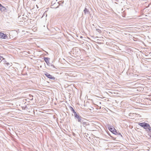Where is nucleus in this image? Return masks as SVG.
<instances>
[{
  "mask_svg": "<svg viewBox=\"0 0 151 151\" xmlns=\"http://www.w3.org/2000/svg\"><path fill=\"white\" fill-rule=\"evenodd\" d=\"M115 130H113V131L112 132V133L115 134H116L117 133L116 130L115 129Z\"/></svg>",
  "mask_w": 151,
  "mask_h": 151,
  "instance_id": "nucleus-12",
  "label": "nucleus"
},
{
  "mask_svg": "<svg viewBox=\"0 0 151 151\" xmlns=\"http://www.w3.org/2000/svg\"><path fill=\"white\" fill-rule=\"evenodd\" d=\"M36 6L37 7V8H38V7L37 5H36Z\"/></svg>",
  "mask_w": 151,
  "mask_h": 151,
  "instance_id": "nucleus-17",
  "label": "nucleus"
},
{
  "mask_svg": "<svg viewBox=\"0 0 151 151\" xmlns=\"http://www.w3.org/2000/svg\"><path fill=\"white\" fill-rule=\"evenodd\" d=\"M74 116L75 118L76 119L78 122L81 123L83 121L82 120L83 119V118L77 113L74 114Z\"/></svg>",
  "mask_w": 151,
  "mask_h": 151,
  "instance_id": "nucleus-2",
  "label": "nucleus"
},
{
  "mask_svg": "<svg viewBox=\"0 0 151 151\" xmlns=\"http://www.w3.org/2000/svg\"><path fill=\"white\" fill-rule=\"evenodd\" d=\"M89 124L88 122H83L82 123V125L86 129L87 127L88 126V125Z\"/></svg>",
  "mask_w": 151,
  "mask_h": 151,
  "instance_id": "nucleus-8",
  "label": "nucleus"
},
{
  "mask_svg": "<svg viewBox=\"0 0 151 151\" xmlns=\"http://www.w3.org/2000/svg\"><path fill=\"white\" fill-rule=\"evenodd\" d=\"M45 75L46 76L51 79L54 80L55 78V77H54L48 73H46L45 74Z\"/></svg>",
  "mask_w": 151,
  "mask_h": 151,
  "instance_id": "nucleus-4",
  "label": "nucleus"
},
{
  "mask_svg": "<svg viewBox=\"0 0 151 151\" xmlns=\"http://www.w3.org/2000/svg\"><path fill=\"white\" fill-rule=\"evenodd\" d=\"M108 129L111 132H112L113 131V130H115V128H112L111 127H108Z\"/></svg>",
  "mask_w": 151,
  "mask_h": 151,
  "instance_id": "nucleus-11",
  "label": "nucleus"
},
{
  "mask_svg": "<svg viewBox=\"0 0 151 151\" xmlns=\"http://www.w3.org/2000/svg\"><path fill=\"white\" fill-rule=\"evenodd\" d=\"M84 13L85 14H88L89 13V11L86 8H85L84 11H83Z\"/></svg>",
  "mask_w": 151,
  "mask_h": 151,
  "instance_id": "nucleus-9",
  "label": "nucleus"
},
{
  "mask_svg": "<svg viewBox=\"0 0 151 151\" xmlns=\"http://www.w3.org/2000/svg\"><path fill=\"white\" fill-rule=\"evenodd\" d=\"M6 64H7V65H9V63H6Z\"/></svg>",
  "mask_w": 151,
  "mask_h": 151,
  "instance_id": "nucleus-16",
  "label": "nucleus"
},
{
  "mask_svg": "<svg viewBox=\"0 0 151 151\" xmlns=\"http://www.w3.org/2000/svg\"><path fill=\"white\" fill-rule=\"evenodd\" d=\"M50 60V58L47 57H44V60L46 63L48 65L49 63H50L49 60Z\"/></svg>",
  "mask_w": 151,
  "mask_h": 151,
  "instance_id": "nucleus-6",
  "label": "nucleus"
},
{
  "mask_svg": "<svg viewBox=\"0 0 151 151\" xmlns=\"http://www.w3.org/2000/svg\"><path fill=\"white\" fill-rule=\"evenodd\" d=\"M117 134H118V135H120L122 137V135H121V134L120 133H117Z\"/></svg>",
  "mask_w": 151,
  "mask_h": 151,
  "instance_id": "nucleus-14",
  "label": "nucleus"
},
{
  "mask_svg": "<svg viewBox=\"0 0 151 151\" xmlns=\"http://www.w3.org/2000/svg\"><path fill=\"white\" fill-rule=\"evenodd\" d=\"M52 66H53V67H54V65H52Z\"/></svg>",
  "mask_w": 151,
  "mask_h": 151,
  "instance_id": "nucleus-19",
  "label": "nucleus"
},
{
  "mask_svg": "<svg viewBox=\"0 0 151 151\" xmlns=\"http://www.w3.org/2000/svg\"><path fill=\"white\" fill-rule=\"evenodd\" d=\"M0 38L6 39L8 38V37L6 34L0 32Z\"/></svg>",
  "mask_w": 151,
  "mask_h": 151,
  "instance_id": "nucleus-5",
  "label": "nucleus"
},
{
  "mask_svg": "<svg viewBox=\"0 0 151 151\" xmlns=\"http://www.w3.org/2000/svg\"><path fill=\"white\" fill-rule=\"evenodd\" d=\"M1 58H2L3 59H4V58H3V57L0 56V60H1Z\"/></svg>",
  "mask_w": 151,
  "mask_h": 151,
  "instance_id": "nucleus-15",
  "label": "nucleus"
},
{
  "mask_svg": "<svg viewBox=\"0 0 151 151\" xmlns=\"http://www.w3.org/2000/svg\"><path fill=\"white\" fill-rule=\"evenodd\" d=\"M6 9L5 7L3 6L1 4H0V11L1 12L4 11Z\"/></svg>",
  "mask_w": 151,
  "mask_h": 151,
  "instance_id": "nucleus-7",
  "label": "nucleus"
},
{
  "mask_svg": "<svg viewBox=\"0 0 151 151\" xmlns=\"http://www.w3.org/2000/svg\"><path fill=\"white\" fill-rule=\"evenodd\" d=\"M70 110L73 112V113L74 114H75L77 113L75 111L73 107L71 106H70Z\"/></svg>",
  "mask_w": 151,
  "mask_h": 151,
  "instance_id": "nucleus-10",
  "label": "nucleus"
},
{
  "mask_svg": "<svg viewBox=\"0 0 151 151\" xmlns=\"http://www.w3.org/2000/svg\"><path fill=\"white\" fill-rule=\"evenodd\" d=\"M10 34H9V37H10Z\"/></svg>",
  "mask_w": 151,
  "mask_h": 151,
  "instance_id": "nucleus-20",
  "label": "nucleus"
},
{
  "mask_svg": "<svg viewBox=\"0 0 151 151\" xmlns=\"http://www.w3.org/2000/svg\"><path fill=\"white\" fill-rule=\"evenodd\" d=\"M96 30L99 32H101V30L99 29H96Z\"/></svg>",
  "mask_w": 151,
  "mask_h": 151,
  "instance_id": "nucleus-13",
  "label": "nucleus"
},
{
  "mask_svg": "<svg viewBox=\"0 0 151 151\" xmlns=\"http://www.w3.org/2000/svg\"><path fill=\"white\" fill-rule=\"evenodd\" d=\"M93 125H90L89 124L88 126L87 127L86 129L89 131H94V127H93Z\"/></svg>",
  "mask_w": 151,
  "mask_h": 151,
  "instance_id": "nucleus-3",
  "label": "nucleus"
},
{
  "mask_svg": "<svg viewBox=\"0 0 151 151\" xmlns=\"http://www.w3.org/2000/svg\"><path fill=\"white\" fill-rule=\"evenodd\" d=\"M138 125L145 129L147 132H150L151 127L150 125L147 123L145 122L140 123H138Z\"/></svg>",
  "mask_w": 151,
  "mask_h": 151,
  "instance_id": "nucleus-1",
  "label": "nucleus"
},
{
  "mask_svg": "<svg viewBox=\"0 0 151 151\" xmlns=\"http://www.w3.org/2000/svg\"><path fill=\"white\" fill-rule=\"evenodd\" d=\"M81 37V38H82V37H82V36H81V37Z\"/></svg>",
  "mask_w": 151,
  "mask_h": 151,
  "instance_id": "nucleus-18",
  "label": "nucleus"
}]
</instances>
